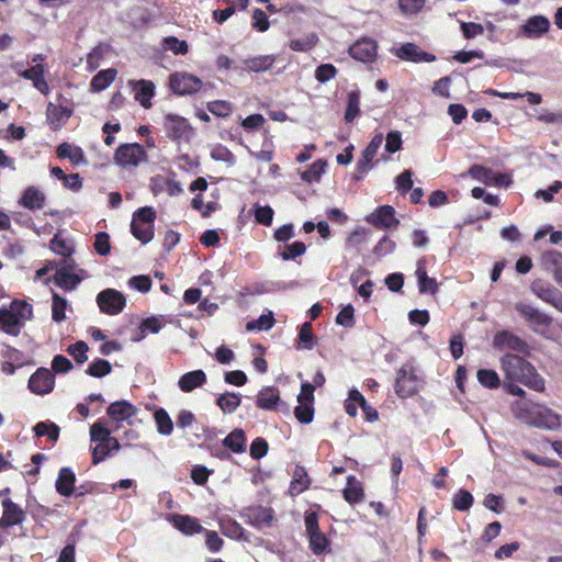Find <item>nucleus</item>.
<instances>
[{"label":"nucleus","instance_id":"nucleus-12","mask_svg":"<svg viewBox=\"0 0 562 562\" xmlns=\"http://www.w3.org/2000/svg\"><path fill=\"white\" fill-rule=\"evenodd\" d=\"M55 385L54 374L46 368H38L29 379V390L37 395H45L53 391Z\"/></svg>","mask_w":562,"mask_h":562},{"label":"nucleus","instance_id":"nucleus-47","mask_svg":"<svg viewBox=\"0 0 562 562\" xmlns=\"http://www.w3.org/2000/svg\"><path fill=\"white\" fill-rule=\"evenodd\" d=\"M476 378L480 384L487 389H497L501 385L497 372L491 369H480Z\"/></svg>","mask_w":562,"mask_h":562},{"label":"nucleus","instance_id":"nucleus-7","mask_svg":"<svg viewBox=\"0 0 562 562\" xmlns=\"http://www.w3.org/2000/svg\"><path fill=\"white\" fill-rule=\"evenodd\" d=\"M164 128L166 135L177 143L189 142L193 134V128L188 120L176 114L165 116Z\"/></svg>","mask_w":562,"mask_h":562},{"label":"nucleus","instance_id":"nucleus-50","mask_svg":"<svg viewBox=\"0 0 562 562\" xmlns=\"http://www.w3.org/2000/svg\"><path fill=\"white\" fill-rule=\"evenodd\" d=\"M474 498L467 490H459L452 498L453 508L460 512L469 510L473 505Z\"/></svg>","mask_w":562,"mask_h":562},{"label":"nucleus","instance_id":"nucleus-19","mask_svg":"<svg viewBox=\"0 0 562 562\" xmlns=\"http://www.w3.org/2000/svg\"><path fill=\"white\" fill-rule=\"evenodd\" d=\"M281 403L280 392L276 386H266L257 395L256 405L265 411H278Z\"/></svg>","mask_w":562,"mask_h":562},{"label":"nucleus","instance_id":"nucleus-45","mask_svg":"<svg viewBox=\"0 0 562 562\" xmlns=\"http://www.w3.org/2000/svg\"><path fill=\"white\" fill-rule=\"evenodd\" d=\"M111 371V363L105 359L98 358L88 366L86 373L93 378H103L110 374Z\"/></svg>","mask_w":562,"mask_h":562},{"label":"nucleus","instance_id":"nucleus-25","mask_svg":"<svg viewBox=\"0 0 562 562\" xmlns=\"http://www.w3.org/2000/svg\"><path fill=\"white\" fill-rule=\"evenodd\" d=\"M344 499L350 504H359L364 499V490L362 483L356 476L347 477V485L342 490Z\"/></svg>","mask_w":562,"mask_h":562},{"label":"nucleus","instance_id":"nucleus-23","mask_svg":"<svg viewBox=\"0 0 562 562\" xmlns=\"http://www.w3.org/2000/svg\"><path fill=\"white\" fill-rule=\"evenodd\" d=\"M396 56L401 59L411 60L414 63L418 61H432L435 56L428 54L413 43H406L396 50Z\"/></svg>","mask_w":562,"mask_h":562},{"label":"nucleus","instance_id":"nucleus-43","mask_svg":"<svg viewBox=\"0 0 562 562\" xmlns=\"http://www.w3.org/2000/svg\"><path fill=\"white\" fill-rule=\"evenodd\" d=\"M33 431L36 437H44L47 436L49 440L57 441L59 438V427L55 423L49 422H38L34 428Z\"/></svg>","mask_w":562,"mask_h":562},{"label":"nucleus","instance_id":"nucleus-27","mask_svg":"<svg viewBox=\"0 0 562 562\" xmlns=\"http://www.w3.org/2000/svg\"><path fill=\"white\" fill-rule=\"evenodd\" d=\"M72 115V108H47V122L53 131L60 130Z\"/></svg>","mask_w":562,"mask_h":562},{"label":"nucleus","instance_id":"nucleus-4","mask_svg":"<svg viewBox=\"0 0 562 562\" xmlns=\"http://www.w3.org/2000/svg\"><path fill=\"white\" fill-rule=\"evenodd\" d=\"M26 310L32 314V306L21 301H14L10 308H0V329L8 335L18 336L23 327L21 318Z\"/></svg>","mask_w":562,"mask_h":562},{"label":"nucleus","instance_id":"nucleus-35","mask_svg":"<svg viewBox=\"0 0 562 562\" xmlns=\"http://www.w3.org/2000/svg\"><path fill=\"white\" fill-rule=\"evenodd\" d=\"M416 277L418 279V290L420 293L430 292L434 294L437 292V282L434 278L427 276L424 261L422 260L417 262Z\"/></svg>","mask_w":562,"mask_h":562},{"label":"nucleus","instance_id":"nucleus-30","mask_svg":"<svg viewBox=\"0 0 562 562\" xmlns=\"http://www.w3.org/2000/svg\"><path fill=\"white\" fill-rule=\"evenodd\" d=\"M469 176L485 184L501 183L503 175H495L490 168L481 165H473L468 170Z\"/></svg>","mask_w":562,"mask_h":562},{"label":"nucleus","instance_id":"nucleus-26","mask_svg":"<svg viewBox=\"0 0 562 562\" xmlns=\"http://www.w3.org/2000/svg\"><path fill=\"white\" fill-rule=\"evenodd\" d=\"M136 407L127 401H117L112 404L106 409V414L110 418L123 422L136 414Z\"/></svg>","mask_w":562,"mask_h":562},{"label":"nucleus","instance_id":"nucleus-29","mask_svg":"<svg viewBox=\"0 0 562 562\" xmlns=\"http://www.w3.org/2000/svg\"><path fill=\"white\" fill-rule=\"evenodd\" d=\"M56 154L60 159H69L74 165H80L86 162L83 150L78 146H72L71 144L64 142L58 145L56 149Z\"/></svg>","mask_w":562,"mask_h":562},{"label":"nucleus","instance_id":"nucleus-56","mask_svg":"<svg viewBox=\"0 0 562 562\" xmlns=\"http://www.w3.org/2000/svg\"><path fill=\"white\" fill-rule=\"evenodd\" d=\"M299 342L302 344L303 349L311 350L314 346V334L312 324L305 322L299 331Z\"/></svg>","mask_w":562,"mask_h":562},{"label":"nucleus","instance_id":"nucleus-52","mask_svg":"<svg viewBox=\"0 0 562 562\" xmlns=\"http://www.w3.org/2000/svg\"><path fill=\"white\" fill-rule=\"evenodd\" d=\"M89 350L88 344L83 340H78L67 347L66 351L74 357L75 361L79 364L88 360L87 352Z\"/></svg>","mask_w":562,"mask_h":562},{"label":"nucleus","instance_id":"nucleus-18","mask_svg":"<svg viewBox=\"0 0 562 562\" xmlns=\"http://www.w3.org/2000/svg\"><path fill=\"white\" fill-rule=\"evenodd\" d=\"M75 472L68 467L61 468L55 482L57 493L61 496L69 497L75 493Z\"/></svg>","mask_w":562,"mask_h":562},{"label":"nucleus","instance_id":"nucleus-51","mask_svg":"<svg viewBox=\"0 0 562 562\" xmlns=\"http://www.w3.org/2000/svg\"><path fill=\"white\" fill-rule=\"evenodd\" d=\"M52 301V318L54 322L60 323L66 318L67 300L54 293Z\"/></svg>","mask_w":562,"mask_h":562},{"label":"nucleus","instance_id":"nucleus-59","mask_svg":"<svg viewBox=\"0 0 562 562\" xmlns=\"http://www.w3.org/2000/svg\"><path fill=\"white\" fill-rule=\"evenodd\" d=\"M272 64L273 58L271 56H262L246 60L247 69L256 72L269 69Z\"/></svg>","mask_w":562,"mask_h":562},{"label":"nucleus","instance_id":"nucleus-22","mask_svg":"<svg viewBox=\"0 0 562 562\" xmlns=\"http://www.w3.org/2000/svg\"><path fill=\"white\" fill-rule=\"evenodd\" d=\"M206 380L205 372L198 369L182 374L178 380V386L182 392L190 393L196 387L204 385Z\"/></svg>","mask_w":562,"mask_h":562},{"label":"nucleus","instance_id":"nucleus-11","mask_svg":"<svg viewBox=\"0 0 562 562\" xmlns=\"http://www.w3.org/2000/svg\"><path fill=\"white\" fill-rule=\"evenodd\" d=\"M170 89L180 95L192 94L201 90L203 82L200 78L188 72H175L169 77Z\"/></svg>","mask_w":562,"mask_h":562},{"label":"nucleus","instance_id":"nucleus-38","mask_svg":"<svg viewBox=\"0 0 562 562\" xmlns=\"http://www.w3.org/2000/svg\"><path fill=\"white\" fill-rule=\"evenodd\" d=\"M116 77V69L109 68L99 71L91 80V89L95 92L105 89Z\"/></svg>","mask_w":562,"mask_h":562},{"label":"nucleus","instance_id":"nucleus-53","mask_svg":"<svg viewBox=\"0 0 562 562\" xmlns=\"http://www.w3.org/2000/svg\"><path fill=\"white\" fill-rule=\"evenodd\" d=\"M532 113H528L529 116L537 119L544 123H560L562 122V114L553 113L547 108H531Z\"/></svg>","mask_w":562,"mask_h":562},{"label":"nucleus","instance_id":"nucleus-44","mask_svg":"<svg viewBox=\"0 0 562 562\" xmlns=\"http://www.w3.org/2000/svg\"><path fill=\"white\" fill-rule=\"evenodd\" d=\"M274 323H276V321H274L273 314L271 312H269L268 314L260 315L258 319L247 322L246 330L247 331L269 330L273 327Z\"/></svg>","mask_w":562,"mask_h":562},{"label":"nucleus","instance_id":"nucleus-36","mask_svg":"<svg viewBox=\"0 0 562 562\" xmlns=\"http://www.w3.org/2000/svg\"><path fill=\"white\" fill-rule=\"evenodd\" d=\"M23 77L32 80L36 89L42 93H46L48 90V85L44 79V68L42 65L36 64L31 69L25 70L23 72Z\"/></svg>","mask_w":562,"mask_h":562},{"label":"nucleus","instance_id":"nucleus-28","mask_svg":"<svg viewBox=\"0 0 562 562\" xmlns=\"http://www.w3.org/2000/svg\"><path fill=\"white\" fill-rule=\"evenodd\" d=\"M130 86L135 94V100L139 102L142 105H150V99L154 95L155 86L151 81L139 80V81H130Z\"/></svg>","mask_w":562,"mask_h":562},{"label":"nucleus","instance_id":"nucleus-21","mask_svg":"<svg viewBox=\"0 0 562 562\" xmlns=\"http://www.w3.org/2000/svg\"><path fill=\"white\" fill-rule=\"evenodd\" d=\"M65 262L67 267L57 269L54 276V283L65 290H72L80 283L81 279L77 274L69 272V269H72L75 266L74 260H66Z\"/></svg>","mask_w":562,"mask_h":562},{"label":"nucleus","instance_id":"nucleus-24","mask_svg":"<svg viewBox=\"0 0 562 562\" xmlns=\"http://www.w3.org/2000/svg\"><path fill=\"white\" fill-rule=\"evenodd\" d=\"M45 201V194L37 188L31 186L24 190L19 203L25 209L36 211L44 207Z\"/></svg>","mask_w":562,"mask_h":562},{"label":"nucleus","instance_id":"nucleus-16","mask_svg":"<svg viewBox=\"0 0 562 562\" xmlns=\"http://www.w3.org/2000/svg\"><path fill=\"white\" fill-rule=\"evenodd\" d=\"M550 22L547 18L542 15H535L529 18L525 24L519 27L518 35L528 37V38H537L542 36L549 31Z\"/></svg>","mask_w":562,"mask_h":562},{"label":"nucleus","instance_id":"nucleus-34","mask_svg":"<svg viewBox=\"0 0 562 562\" xmlns=\"http://www.w3.org/2000/svg\"><path fill=\"white\" fill-rule=\"evenodd\" d=\"M241 403V395L234 392H226L216 398V405L224 414H233Z\"/></svg>","mask_w":562,"mask_h":562},{"label":"nucleus","instance_id":"nucleus-6","mask_svg":"<svg viewBox=\"0 0 562 562\" xmlns=\"http://www.w3.org/2000/svg\"><path fill=\"white\" fill-rule=\"evenodd\" d=\"M146 159L147 153L138 143L122 144L114 153V162L123 168L137 167Z\"/></svg>","mask_w":562,"mask_h":562},{"label":"nucleus","instance_id":"nucleus-54","mask_svg":"<svg viewBox=\"0 0 562 562\" xmlns=\"http://www.w3.org/2000/svg\"><path fill=\"white\" fill-rule=\"evenodd\" d=\"M156 220V211L151 206H144L138 209L134 214L132 222H139L145 225H150L154 227V223Z\"/></svg>","mask_w":562,"mask_h":562},{"label":"nucleus","instance_id":"nucleus-64","mask_svg":"<svg viewBox=\"0 0 562 562\" xmlns=\"http://www.w3.org/2000/svg\"><path fill=\"white\" fill-rule=\"evenodd\" d=\"M413 172L411 170H404L402 173H400L396 179V189L402 194L407 193L413 188Z\"/></svg>","mask_w":562,"mask_h":562},{"label":"nucleus","instance_id":"nucleus-33","mask_svg":"<svg viewBox=\"0 0 562 562\" xmlns=\"http://www.w3.org/2000/svg\"><path fill=\"white\" fill-rule=\"evenodd\" d=\"M311 485V480L303 467L296 465L293 479L290 484V493L295 496L306 491Z\"/></svg>","mask_w":562,"mask_h":562},{"label":"nucleus","instance_id":"nucleus-42","mask_svg":"<svg viewBox=\"0 0 562 562\" xmlns=\"http://www.w3.org/2000/svg\"><path fill=\"white\" fill-rule=\"evenodd\" d=\"M131 233L137 240H139L144 245L151 241L155 235L153 226L145 225L139 222L131 223Z\"/></svg>","mask_w":562,"mask_h":562},{"label":"nucleus","instance_id":"nucleus-48","mask_svg":"<svg viewBox=\"0 0 562 562\" xmlns=\"http://www.w3.org/2000/svg\"><path fill=\"white\" fill-rule=\"evenodd\" d=\"M487 92L492 93V94L499 95V97H502L504 99L519 101V102H522V103L538 104V103H540L542 101V98H541L540 94L532 93V92H527V93H524V94H520V93H498V92H496L494 90H488Z\"/></svg>","mask_w":562,"mask_h":562},{"label":"nucleus","instance_id":"nucleus-13","mask_svg":"<svg viewBox=\"0 0 562 562\" xmlns=\"http://www.w3.org/2000/svg\"><path fill=\"white\" fill-rule=\"evenodd\" d=\"M515 310L526 322L533 326L535 331H537L536 326L548 328L552 324V318L549 315L540 312L530 304L519 302L515 305Z\"/></svg>","mask_w":562,"mask_h":562},{"label":"nucleus","instance_id":"nucleus-10","mask_svg":"<svg viewBox=\"0 0 562 562\" xmlns=\"http://www.w3.org/2000/svg\"><path fill=\"white\" fill-rule=\"evenodd\" d=\"M97 303L102 313L117 315L125 307L126 299L115 289H105L97 295Z\"/></svg>","mask_w":562,"mask_h":562},{"label":"nucleus","instance_id":"nucleus-2","mask_svg":"<svg viewBox=\"0 0 562 562\" xmlns=\"http://www.w3.org/2000/svg\"><path fill=\"white\" fill-rule=\"evenodd\" d=\"M513 412L516 418L537 428L555 430L561 426V416L541 404L517 401L513 405Z\"/></svg>","mask_w":562,"mask_h":562},{"label":"nucleus","instance_id":"nucleus-62","mask_svg":"<svg viewBox=\"0 0 562 562\" xmlns=\"http://www.w3.org/2000/svg\"><path fill=\"white\" fill-rule=\"evenodd\" d=\"M355 310L352 305H347L340 310L336 316V323L344 327L350 328L355 325Z\"/></svg>","mask_w":562,"mask_h":562},{"label":"nucleus","instance_id":"nucleus-14","mask_svg":"<svg viewBox=\"0 0 562 562\" xmlns=\"http://www.w3.org/2000/svg\"><path fill=\"white\" fill-rule=\"evenodd\" d=\"M367 222L376 228L389 229L396 227L400 221L395 217V209L391 205H381L367 217Z\"/></svg>","mask_w":562,"mask_h":562},{"label":"nucleus","instance_id":"nucleus-58","mask_svg":"<svg viewBox=\"0 0 562 562\" xmlns=\"http://www.w3.org/2000/svg\"><path fill=\"white\" fill-rule=\"evenodd\" d=\"M273 209L269 205L260 206L256 205L255 220L258 224L263 226H270L273 221Z\"/></svg>","mask_w":562,"mask_h":562},{"label":"nucleus","instance_id":"nucleus-20","mask_svg":"<svg viewBox=\"0 0 562 562\" xmlns=\"http://www.w3.org/2000/svg\"><path fill=\"white\" fill-rule=\"evenodd\" d=\"M170 520L175 528L187 536L200 533L204 530L199 519L189 515L175 514Z\"/></svg>","mask_w":562,"mask_h":562},{"label":"nucleus","instance_id":"nucleus-32","mask_svg":"<svg viewBox=\"0 0 562 562\" xmlns=\"http://www.w3.org/2000/svg\"><path fill=\"white\" fill-rule=\"evenodd\" d=\"M223 446L234 453H241L246 450V436L243 429H234L222 441Z\"/></svg>","mask_w":562,"mask_h":562},{"label":"nucleus","instance_id":"nucleus-9","mask_svg":"<svg viewBox=\"0 0 562 562\" xmlns=\"http://www.w3.org/2000/svg\"><path fill=\"white\" fill-rule=\"evenodd\" d=\"M383 139V134H375L368 146L363 149L361 157L356 165V170L352 176L353 180L360 181L369 172L372 167V160L376 156Z\"/></svg>","mask_w":562,"mask_h":562},{"label":"nucleus","instance_id":"nucleus-3","mask_svg":"<svg viewBox=\"0 0 562 562\" xmlns=\"http://www.w3.org/2000/svg\"><path fill=\"white\" fill-rule=\"evenodd\" d=\"M423 379L412 363H404L396 372L395 393L401 398L416 395L423 386Z\"/></svg>","mask_w":562,"mask_h":562},{"label":"nucleus","instance_id":"nucleus-1","mask_svg":"<svg viewBox=\"0 0 562 562\" xmlns=\"http://www.w3.org/2000/svg\"><path fill=\"white\" fill-rule=\"evenodd\" d=\"M522 355L505 353L501 357V369L506 381L520 383L528 389L543 393L546 391V381L538 373L536 367L526 360Z\"/></svg>","mask_w":562,"mask_h":562},{"label":"nucleus","instance_id":"nucleus-46","mask_svg":"<svg viewBox=\"0 0 562 562\" xmlns=\"http://www.w3.org/2000/svg\"><path fill=\"white\" fill-rule=\"evenodd\" d=\"M306 252V246L303 241H294L292 244L285 245L282 250L279 252V256L282 260H294L297 257L304 255Z\"/></svg>","mask_w":562,"mask_h":562},{"label":"nucleus","instance_id":"nucleus-37","mask_svg":"<svg viewBox=\"0 0 562 562\" xmlns=\"http://www.w3.org/2000/svg\"><path fill=\"white\" fill-rule=\"evenodd\" d=\"M327 162L318 159L301 173V179L307 183L318 182L325 172Z\"/></svg>","mask_w":562,"mask_h":562},{"label":"nucleus","instance_id":"nucleus-39","mask_svg":"<svg viewBox=\"0 0 562 562\" xmlns=\"http://www.w3.org/2000/svg\"><path fill=\"white\" fill-rule=\"evenodd\" d=\"M531 291L543 302L550 303L554 295H557L559 289L550 283L542 281H535L531 284Z\"/></svg>","mask_w":562,"mask_h":562},{"label":"nucleus","instance_id":"nucleus-40","mask_svg":"<svg viewBox=\"0 0 562 562\" xmlns=\"http://www.w3.org/2000/svg\"><path fill=\"white\" fill-rule=\"evenodd\" d=\"M154 419L157 426V431L160 435L169 436L173 430V423L164 408H158L154 414Z\"/></svg>","mask_w":562,"mask_h":562},{"label":"nucleus","instance_id":"nucleus-5","mask_svg":"<svg viewBox=\"0 0 562 562\" xmlns=\"http://www.w3.org/2000/svg\"><path fill=\"white\" fill-rule=\"evenodd\" d=\"M111 431L104 426L100 419L90 427V439L97 446L92 448V463L98 464L109 456V445L111 440Z\"/></svg>","mask_w":562,"mask_h":562},{"label":"nucleus","instance_id":"nucleus-41","mask_svg":"<svg viewBox=\"0 0 562 562\" xmlns=\"http://www.w3.org/2000/svg\"><path fill=\"white\" fill-rule=\"evenodd\" d=\"M307 537L310 549L314 554L321 555L328 551L329 540L327 539L325 533H323L322 531H317L308 535Z\"/></svg>","mask_w":562,"mask_h":562},{"label":"nucleus","instance_id":"nucleus-8","mask_svg":"<svg viewBox=\"0 0 562 562\" xmlns=\"http://www.w3.org/2000/svg\"><path fill=\"white\" fill-rule=\"evenodd\" d=\"M493 346L497 350L509 349L516 351L524 357L531 356L530 346L519 336L508 330H499L494 335Z\"/></svg>","mask_w":562,"mask_h":562},{"label":"nucleus","instance_id":"nucleus-31","mask_svg":"<svg viewBox=\"0 0 562 562\" xmlns=\"http://www.w3.org/2000/svg\"><path fill=\"white\" fill-rule=\"evenodd\" d=\"M541 263L554 279L562 272V254L555 249L544 251L541 256Z\"/></svg>","mask_w":562,"mask_h":562},{"label":"nucleus","instance_id":"nucleus-55","mask_svg":"<svg viewBox=\"0 0 562 562\" xmlns=\"http://www.w3.org/2000/svg\"><path fill=\"white\" fill-rule=\"evenodd\" d=\"M296 419L302 424H310L314 418L313 403H299L294 408Z\"/></svg>","mask_w":562,"mask_h":562},{"label":"nucleus","instance_id":"nucleus-60","mask_svg":"<svg viewBox=\"0 0 562 562\" xmlns=\"http://www.w3.org/2000/svg\"><path fill=\"white\" fill-rule=\"evenodd\" d=\"M164 48L171 50L173 54L186 55L188 53V44L177 37L170 36L164 40Z\"/></svg>","mask_w":562,"mask_h":562},{"label":"nucleus","instance_id":"nucleus-61","mask_svg":"<svg viewBox=\"0 0 562 562\" xmlns=\"http://www.w3.org/2000/svg\"><path fill=\"white\" fill-rule=\"evenodd\" d=\"M49 247L54 252L65 258H69L74 252L72 247H70L65 239L59 238L58 236H54L50 240Z\"/></svg>","mask_w":562,"mask_h":562},{"label":"nucleus","instance_id":"nucleus-17","mask_svg":"<svg viewBox=\"0 0 562 562\" xmlns=\"http://www.w3.org/2000/svg\"><path fill=\"white\" fill-rule=\"evenodd\" d=\"M376 48V43L373 40L362 38L350 46L349 54L355 59L367 63L375 58Z\"/></svg>","mask_w":562,"mask_h":562},{"label":"nucleus","instance_id":"nucleus-15","mask_svg":"<svg viewBox=\"0 0 562 562\" xmlns=\"http://www.w3.org/2000/svg\"><path fill=\"white\" fill-rule=\"evenodd\" d=\"M3 512L0 518V527L8 529L10 527L20 525L25 519L24 510L15 504L11 498H4L1 503Z\"/></svg>","mask_w":562,"mask_h":562},{"label":"nucleus","instance_id":"nucleus-57","mask_svg":"<svg viewBox=\"0 0 562 562\" xmlns=\"http://www.w3.org/2000/svg\"><path fill=\"white\" fill-rule=\"evenodd\" d=\"M94 250L100 256H106L111 251L110 235L105 232H99L94 236Z\"/></svg>","mask_w":562,"mask_h":562},{"label":"nucleus","instance_id":"nucleus-49","mask_svg":"<svg viewBox=\"0 0 562 562\" xmlns=\"http://www.w3.org/2000/svg\"><path fill=\"white\" fill-rule=\"evenodd\" d=\"M111 52V46L108 44L97 45L87 56V64L91 70L99 67L100 60Z\"/></svg>","mask_w":562,"mask_h":562},{"label":"nucleus","instance_id":"nucleus-63","mask_svg":"<svg viewBox=\"0 0 562 562\" xmlns=\"http://www.w3.org/2000/svg\"><path fill=\"white\" fill-rule=\"evenodd\" d=\"M268 442L261 437H257L250 445V456L255 460L263 458L268 453Z\"/></svg>","mask_w":562,"mask_h":562}]
</instances>
